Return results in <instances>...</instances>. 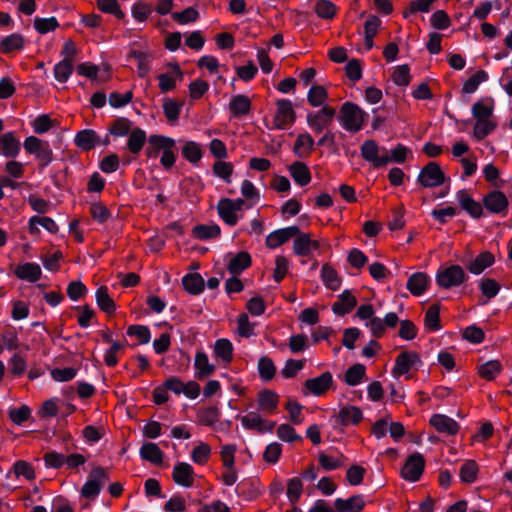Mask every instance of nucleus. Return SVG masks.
Instances as JSON below:
<instances>
[{"instance_id": "obj_1", "label": "nucleus", "mask_w": 512, "mask_h": 512, "mask_svg": "<svg viewBox=\"0 0 512 512\" xmlns=\"http://www.w3.org/2000/svg\"><path fill=\"white\" fill-rule=\"evenodd\" d=\"M175 140L163 135H150L147 139V147L145 149L148 158H156L162 152L160 163L166 169H170L176 161V155L173 151Z\"/></svg>"}, {"instance_id": "obj_2", "label": "nucleus", "mask_w": 512, "mask_h": 512, "mask_svg": "<svg viewBox=\"0 0 512 512\" xmlns=\"http://www.w3.org/2000/svg\"><path fill=\"white\" fill-rule=\"evenodd\" d=\"M468 280L464 268L459 265H450L440 267L436 273V283L439 287L450 289L459 287Z\"/></svg>"}, {"instance_id": "obj_3", "label": "nucleus", "mask_w": 512, "mask_h": 512, "mask_svg": "<svg viewBox=\"0 0 512 512\" xmlns=\"http://www.w3.org/2000/svg\"><path fill=\"white\" fill-rule=\"evenodd\" d=\"M362 158L371 163L374 168L388 165L387 148L378 145L374 140H365L360 147Z\"/></svg>"}, {"instance_id": "obj_4", "label": "nucleus", "mask_w": 512, "mask_h": 512, "mask_svg": "<svg viewBox=\"0 0 512 512\" xmlns=\"http://www.w3.org/2000/svg\"><path fill=\"white\" fill-rule=\"evenodd\" d=\"M341 126L350 132H357L362 129L363 116L358 106L346 102L342 105L339 118Z\"/></svg>"}, {"instance_id": "obj_5", "label": "nucleus", "mask_w": 512, "mask_h": 512, "mask_svg": "<svg viewBox=\"0 0 512 512\" xmlns=\"http://www.w3.org/2000/svg\"><path fill=\"white\" fill-rule=\"evenodd\" d=\"M336 115V110L324 105L320 110L309 112L306 116L307 125L315 133H321L331 125Z\"/></svg>"}, {"instance_id": "obj_6", "label": "nucleus", "mask_w": 512, "mask_h": 512, "mask_svg": "<svg viewBox=\"0 0 512 512\" xmlns=\"http://www.w3.org/2000/svg\"><path fill=\"white\" fill-rule=\"evenodd\" d=\"M23 146L27 153L35 155L42 166H47L52 162L53 152L47 141L29 136L25 139Z\"/></svg>"}, {"instance_id": "obj_7", "label": "nucleus", "mask_w": 512, "mask_h": 512, "mask_svg": "<svg viewBox=\"0 0 512 512\" xmlns=\"http://www.w3.org/2000/svg\"><path fill=\"white\" fill-rule=\"evenodd\" d=\"M244 205L245 201L241 198L235 200L229 198L221 199L217 205L219 216L226 224L234 226L240 219L238 213L241 212Z\"/></svg>"}, {"instance_id": "obj_8", "label": "nucleus", "mask_w": 512, "mask_h": 512, "mask_svg": "<svg viewBox=\"0 0 512 512\" xmlns=\"http://www.w3.org/2000/svg\"><path fill=\"white\" fill-rule=\"evenodd\" d=\"M296 119V114L290 100L281 99L276 103V113L273 118V128L283 130L291 126Z\"/></svg>"}, {"instance_id": "obj_9", "label": "nucleus", "mask_w": 512, "mask_h": 512, "mask_svg": "<svg viewBox=\"0 0 512 512\" xmlns=\"http://www.w3.org/2000/svg\"><path fill=\"white\" fill-rule=\"evenodd\" d=\"M418 181L424 187H436L444 183L445 175L437 163L429 162L420 171Z\"/></svg>"}, {"instance_id": "obj_10", "label": "nucleus", "mask_w": 512, "mask_h": 512, "mask_svg": "<svg viewBox=\"0 0 512 512\" xmlns=\"http://www.w3.org/2000/svg\"><path fill=\"white\" fill-rule=\"evenodd\" d=\"M424 465L425 462L421 454H412L402 467L401 476L407 481L415 482L422 475Z\"/></svg>"}, {"instance_id": "obj_11", "label": "nucleus", "mask_w": 512, "mask_h": 512, "mask_svg": "<svg viewBox=\"0 0 512 512\" xmlns=\"http://www.w3.org/2000/svg\"><path fill=\"white\" fill-rule=\"evenodd\" d=\"M105 472L101 468H95L89 475V479L83 485L81 493L86 498H95L104 484Z\"/></svg>"}, {"instance_id": "obj_12", "label": "nucleus", "mask_w": 512, "mask_h": 512, "mask_svg": "<svg viewBox=\"0 0 512 512\" xmlns=\"http://www.w3.org/2000/svg\"><path fill=\"white\" fill-rule=\"evenodd\" d=\"M293 249L297 255L323 253L319 241L311 239L308 234H301L300 232L295 236Z\"/></svg>"}, {"instance_id": "obj_13", "label": "nucleus", "mask_w": 512, "mask_h": 512, "mask_svg": "<svg viewBox=\"0 0 512 512\" xmlns=\"http://www.w3.org/2000/svg\"><path fill=\"white\" fill-rule=\"evenodd\" d=\"M419 362V357L415 352H403L399 354L395 360L392 375L395 378H399L400 376L407 374L410 369L415 367Z\"/></svg>"}, {"instance_id": "obj_14", "label": "nucleus", "mask_w": 512, "mask_h": 512, "mask_svg": "<svg viewBox=\"0 0 512 512\" xmlns=\"http://www.w3.org/2000/svg\"><path fill=\"white\" fill-rule=\"evenodd\" d=\"M299 233L297 226H289L281 229L274 230L267 235L265 243L269 248L275 249L288 240L294 238Z\"/></svg>"}, {"instance_id": "obj_15", "label": "nucleus", "mask_w": 512, "mask_h": 512, "mask_svg": "<svg viewBox=\"0 0 512 512\" xmlns=\"http://www.w3.org/2000/svg\"><path fill=\"white\" fill-rule=\"evenodd\" d=\"M14 274L20 280L34 283L41 278L42 270L36 263L22 262L15 266Z\"/></svg>"}, {"instance_id": "obj_16", "label": "nucleus", "mask_w": 512, "mask_h": 512, "mask_svg": "<svg viewBox=\"0 0 512 512\" xmlns=\"http://www.w3.org/2000/svg\"><path fill=\"white\" fill-rule=\"evenodd\" d=\"M172 478L180 486L191 487L194 483V470L190 464L180 462L174 466Z\"/></svg>"}, {"instance_id": "obj_17", "label": "nucleus", "mask_w": 512, "mask_h": 512, "mask_svg": "<svg viewBox=\"0 0 512 512\" xmlns=\"http://www.w3.org/2000/svg\"><path fill=\"white\" fill-rule=\"evenodd\" d=\"M241 423L246 429H253L259 432L272 431L275 423L264 420L257 412H250L241 418Z\"/></svg>"}, {"instance_id": "obj_18", "label": "nucleus", "mask_w": 512, "mask_h": 512, "mask_svg": "<svg viewBox=\"0 0 512 512\" xmlns=\"http://www.w3.org/2000/svg\"><path fill=\"white\" fill-rule=\"evenodd\" d=\"M332 381V375L325 372L316 378L306 380L304 386L309 393L319 396L328 390Z\"/></svg>"}, {"instance_id": "obj_19", "label": "nucleus", "mask_w": 512, "mask_h": 512, "mask_svg": "<svg viewBox=\"0 0 512 512\" xmlns=\"http://www.w3.org/2000/svg\"><path fill=\"white\" fill-rule=\"evenodd\" d=\"M429 422L440 433L454 435L459 430V425L457 422L443 414L433 415Z\"/></svg>"}, {"instance_id": "obj_20", "label": "nucleus", "mask_w": 512, "mask_h": 512, "mask_svg": "<svg viewBox=\"0 0 512 512\" xmlns=\"http://www.w3.org/2000/svg\"><path fill=\"white\" fill-rule=\"evenodd\" d=\"M20 152V142L13 133L8 132L0 136V155L6 158H15Z\"/></svg>"}, {"instance_id": "obj_21", "label": "nucleus", "mask_w": 512, "mask_h": 512, "mask_svg": "<svg viewBox=\"0 0 512 512\" xmlns=\"http://www.w3.org/2000/svg\"><path fill=\"white\" fill-rule=\"evenodd\" d=\"M183 79V72L180 67L175 64L173 70L168 73H162L158 76L159 88L165 93L173 90L176 87V82Z\"/></svg>"}, {"instance_id": "obj_22", "label": "nucleus", "mask_w": 512, "mask_h": 512, "mask_svg": "<svg viewBox=\"0 0 512 512\" xmlns=\"http://www.w3.org/2000/svg\"><path fill=\"white\" fill-rule=\"evenodd\" d=\"M356 304V298L349 290H345L338 296V300L332 305V311L336 315H345L349 313Z\"/></svg>"}, {"instance_id": "obj_23", "label": "nucleus", "mask_w": 512, "mask_h": 512, "mask_svg": "<svg viewBox=\"0 0 512 512\" xmlns=\"http://www.w3.org/2000/svg\"><path fill=\"white\" fill-rule=\"evenodd\" d=\"M485 207L492 213H501L506 210L508 201L500 191H492L484 198Z\"/></svg>"}, {"instance_id": "obj_24", "label": "nucleus", "mask_w": 512, "mask_h": 512, "mask_svg": "<svg viewBox=\"0 0 512 512\" xmlns=\"http://www.w3.org/2000/svg\"><path fill=\"white\" fill-rule=\"evenodd\" d=\"M365 506L363 496L354 495L349 499L338 498L335 500V508L339 512H360Z\"/></svg>"}, {"instance_id": "obj_25", "label": "nucleus", "mask_w": 512, "mask_h": 512, "mask_svg": "<svg viewBox=\"0 0 512 512\" xmlns=\"http://www.w3.org/2000/svg\"><path fill=\"white\" fill-rule=\"evenodd\" d=\"M251 109L250 99L242 94L235 95L229 102V110L232 117L247 115Z\"/></svg>"}, {"instance_id": "obj_26", "label": "nucleus", "mask_w": 512, "mask_h": 512, "mask_svg": "<svg viewBox=\"0 0 512 512\" xmlns=\"http://www.w3.org/2000/svg\"><path fill=\"white\" fill-rule=\"evenodd\" d=\"M456 199L461 207L467 211L472 217L478 218L482 214V206L474 201L466 191H458Z\"/></svg>"}, {"instance_id": "obj_27", "label": "nucleus", "mask_w": 512, "mask_h": 512, "mask_svg": "<svg viewBox=\"0 0 512 512\" xmlns=\"http://www.w3.org/2000/svg\"><path fill=\"white\" fill-rule=\"evenodd\" d=\"M195 367V376L199 379L210 376L214 370L215 366L210 363L207 354L204 352H197L194 360Z\"/></svg>"}, {"instance_id": "obj_28", "label": "nucleus", "mask_w": 512, "mask_h": 512, "mask_svg": "<svg viewBox=\"0 0 512 512\" xmlns=\"http://www.w3.org/2000/svg\"><path fill=\"white\" fill-rule=\"evenodd\" d=\"M362 419V411L355 406L342 407L337 414V422L347 426L357 424Z\"/></svg>"}, {"instance_id": "obj_29", "label": "nucleus", "mask_w": 512, "mask_h": 512, "mask_svg": "<svg viewBox=\"0 0 512 512\" xmlns=\"http://www.w3.org/2000/svg\"><path fill=\"white\" fill-rule=\"evenodd\" d=\"M494 102L492 99L485 98L475 102L472 105V115L476 119L493 118Z\"/></svg>"}, {"instance_id": "obj_30", "label": "nucleus", "mask_w": 512, "mask_h": 512, "mask_svg": "<svg viewBox=\"0 0 512 512\" xmlns=\"http://www.w3.org/2000/svg\"><path fill=\"white\" fill-rule=\"evenodd\" d=\"M289 172L293 180L300 186H305L311 181L309 168L302 162H294L289 166Z\"/></svg>"}, {"instance_id": "obj_31", "label": "nucleus", "mask_w": 512, "mask_h": 512, "mask_svg": "<svg viewBox=\"0 0 512 512\" xmlns=\"http://www.w3.org/2000/svg\"><path fill=\"white\" fill-rule=\"evenodd\" d=\"M278 405V395L270 390L261 391L258 394L259 409L267 414L275 412Z\"/></svg>"}, {"instance_id": "obj_32", "label": "nucleus", "mask_w": 512, "mask_h": 512, "mask_svg": "<svg viewBox=\"0 0 512 512\" xmlns=\"http://www.w3.org/2000/svg\"><path fill=\"white\" fill-rule=\"evenodd\" d=\"M127 149L133 154H139L146 142V132L141 128H134L128 134Z\"/></svg>"}, {"instance_id": "obj_33", "label": "nucleus", "mask_w": 512, "mask_h": 512, "mask_svg": "<svg viewBox=\"0 0 512 512\" xmlns=\"http://www.w3.org/2000/svg\"><path fill=\"white\" fill-rule=\"evenodd\" d=\"M140 456L153 464H161L163 461V452L160 450L157 444L148 442L142 445L140 448Z\"/></svg>"}, {"instance_id": "obj_34", "label": "nucleus", "mask_w": 512, "mask_h": 512, "mask_svg": "<svg viewBox=\"0 0 512 512\" xmlns=\"http://www.w3.org/2000/svg\"><path fill=\"white\" fill-rule=\"evenodd\" d=\"M314 149V140L309 133H301L298 135L294 144V152L298 157L309 155Z\"/></svg>"}, {"instance_id": "obj_35", "label": "nucleus", "mask_w": 512, "mask_h": 512, "mask_svg": "<svg viewBox=\"0 0 512 512\" xmlns=\"http://www.w3.org/2000/svg\"><path fill=\"white\" fill-rule=\"evenodd\" d=\"M428 277L426 274L417 272L410 276L407 282V289L411 294L420 296L427 288Z\"/></svg>"}, {"instance_id": "obj_36", "label": "nucleus", "mask_w": 512, "mask_h": 512, "mask_svg": "<svg viewBox=\"0 0 512 512\" xmlns=\"http://www.w3.org/2000/svg\"><path fill=\"white\" fill-rule=\"evenodd\" d=\"M43 227L48 232H56L58 227L55 221L49 217L45 216H34L29 221V231L32 234H36L39 232V228Z\"/></svg>"}, {"instance_id": "obj_37", "label": "nucleus", "mask_w": 512, "mask_h": 512, "mask_svg": "<svg viewBox=\"0 0 512 512\" xmlns=\"http://www.w3.org/2000/svg\"><path fill=\"white\" fill-rule=\"evenodd\" d=\"M321 279L326 288L330 290L336 291L341 286V279L329 264L323 265L321 270Z\"/></svg>"}, {"instance_id": "obj_38", "label": "nucleus", "mask_w": 512, "mask_h": 512, "mask_svg": "<svg viewBox=\"0 0 512 512\" xmlns=\"http://www.w3.org/2000/svg\"><path fill=\"white\" fill-rule=\"evenodd\" d=\"M496 125V121L493 118L476 119L473 135L477 140H482L496 128Z\"/></svg>"}, {"instance_id": "obj_39", "label": "nucleus", "mask_w": 512, "mask_h": 512, "mask_svg": "<svg viewBox=\"0 0 512 512\" xmlns=\"http://www.w3.org/2000/svg\"><path fill=\"white\" fill-rule=\"evenodd\" d=\"M98 137L93 130H82L75 137L76 145L83 150H90L97 144Z\"/></svg>"}, {"instance_id": "obj_40", "label": "nucleus", "mask_w": 512, "mask_h": 512, "mask_svg": "<svg viewBox=\"0 0 512 512\" xmlns=\"http://www.w3.org/2000/svg\"><path fill=\"white\" fill-rule=\"evenodd\" d=\"M182 283L185 290L193 295L201 293L204 289V280L199 274H188L184 276Z\"/></svg>"}, {"instance_id": "obj_41", "label": "nucleus", "mask_w": 512, "mask_h": 512, "mask_svg": "<svg viewBox=\"0 0 512 512\" xmlns=\"http://www.w3.org/2000/svg\"><path fill=\"white\" fill-rule=\"evenodd\" d=\"M0 47L4 53L20 51L24 47V38L17 33L8 35L2 39Z\"/></svg>"}, {"instance_id": "obj_42", "label": "nucleus", "mask_w": 512, "mask_h": 512, "mask_svg": "<svg viewBox=\"0 0 512 512\" xmlns=\"http://www.w3.org/2000/svg\"><path fill=\"white\" fill-rule=\"evenodd\" d=\"M478 465L474 460H467L460 468V479L462 482L471 484L476 481L478 475Z\"/></svg>"}, {"instance_id": "obj_43", "label": "nucleus", "mask_w": 512, "mask_h": 512, "mask_svg": "<svg viewBox=\"0 0 512 512\" xmlns=\"http://www.w3.org/2000/svg\"><path fill=\"white\" fill-rule=\"evenodd\" d=\"M96 301L99 308L106 313H113L116 309L115 303L108 294L105 286H101L96 291Z\"/></svg>"}, {"instance_id": "obj_44", "label": "nucleus", "mask_w": 512, "mask_h": 512, "mask_svg": "<svg viewBox=\"0 0 512 512\" xmlns=\"http://www.w3.org/2000/svg\"><path fill=\"white\" fill-rule=\"evenodd\" d=\"M130 57L137 61V73L139 77L145 78L150 71L151 56L142 51H133Z\"/></svg>"}, {"instance_id": "obj_45", "label": "nucleus", "mask_w": 512, "mask_h": 512, "mask_svg": "<svg viewBox=\"0 0 512 512\" xmlns=\"http://www.w3.org/2000/svg\"><path fill=\"white\" fill-rule=\"evenodd\" d=\"M214 352L223 362L229 363L232 360V343L227 339H219L214 345Z\"/></svg>"}, {"instance_id": "obj_46", "label": "nucleus", "mask_w": 512, "mask_h": 512, "mask_svg": "<svg viewBox=\"0 0 512 512\" xmlns=\"http://www.w3.org/2000/svg\"><path fill=\"white\" fill-rule=\"evenodd\" d=\"M502 370V365L497 360H490L478 368L479 375L486 380H493Z\"/></svg>"}, {"instance_id": "obj_47", "label": "nucleus", "mask_w": 512, "mask_h": 512, "mask_svg": "<svg viewBox=\"0 0 512 512\" xmlns=\"http://www.w3.org/2000/svg\"><path fill=\"white\" fill-rule=\"evenodd\" d=\"M220 234V228L216 224L198 225L193 228V235L200 240L216 238Z\"/></svg>"}, {"instance_id": "obj_48", "label": "nucleus", "mask_w": 512, "mask_h": 512, "mask_svg": "<svg viewBox=\"0 0 512 512\" xmlns=\"http://www.w3.org/2000/svg\"><path fill=\"white\" fill-rule=\"evenodd\" d=\"M336 6L329 0H318L314 11L322 19H332L336 14Z\"/></svg>"}, {"instance_id": "obj_49", "label": "nucleus", "mask_w": 512, "mask_h": 512, "mask_svg": "<svg viewBox=\"0 0 512 512\" xmlns=\"http://www.w3.org/2000/svg\"><path fill=\"white\" fill-rule=\"evenodd\" d=\"M132 122L127 118L116 119L109 128L111 135L116 137H123L128 135L132 130Z\"/></svg>"}, {"instance_id": "obj_50", "label": "nucleus", "mask_w": 512, "mask_h": 512, "mask_svg": "<svg viewBox=\"0 0 512 512\" xmlns=\"http://www.w3.org/2000/svg\"><path fill=\"white\" fill-rule=\"evenodd\" d=\"M73 63L61 60L54 66V77L59 83H65L73 73Z\"/></svg>"}, {"instance_id": "obj_51", "label": "nucleus", "mask_w": 512, "mask_h": 512, "mask_svg": "<svg viewBox=\"0 0 512 512\" xmlns=\"http://www.w3.org/2000/svg\"><path fill=\"white\" fill-rule=\"evenodd\" d=\"M365 375V366L355 364L351 366L345 373V381L350 386L358 385Z\"/></svg>"}, {"instance_id": "obj_52", "label": "nucleus", "mask_w": 512, "mask_h": 512, "mask_svg": "<svg viewBox=\"0 0 512 512\" xmlns=\"http://www.w3.org/2000/svg\"><path fill=\"white\" fill-rule=\"evenodd\" d=\"M487 79L488 74L485 71H477L463 84V91L468 94L474 93L478 86Z\"/></svg>"}, {"instance_id": "obj_53", "label": "nucleus", "mask_w": 512, "mask_h": 512, "mask_svg": "<svg viewBox=\"0 0 512 512\" xmlns=\"http://www.w3.org/2000/svg\"><path fill=\"white\" fill-rule=\"evenodd\" d=\"M307 99L313 107H319L326 101L327 92L322 86L314 85L310 88Z\"/></svg>"}, {"instance_id": "obj_54", "label": "nucleus", "mask_w": 512, "mask_h": 512, "mask_svg": "<svg viewBox=\"0 0 512 512\" xmlns=\"http://www.w3.org/2000/svg\"><path fill=\"white\" fill-rule=\"evenodd\" d=\"M220 418V412L216 407H208L201 409L198 412V419L201 424L205 426H212L218 422Z\"/></svg>"}, {"instance_id": "obj_55", "label": "nucleus", "mask_w": 512, "mask_h": 512, "mask_svg": "<svg viewBox=\"0 0 512 512\" xmlns=\"http://www.w3.org/2000/svg\"><path fill=\"white\" fill-rule=\"evenodd\" d=\"M211 454V448L207 443L200 442L191 453V459L194 463L205 464Z\"/></svg>"}, {"instance_id": "obj_56", "label": "nucleus", "mask_w": 512, "mask_h": 512, "mask_svg": "<svg viewBox=\"0 0 512 512\" xmlns=\"http://www.w3.org/2000/svg\"><path fill=\"white\" fill-rule=\"evenodd\" d=\"M11 472H13L17 478L24 477L26 480H32L35 478L33 467L23 460L16 461Z\"/></svg>"}, {"instance_id": "obj_57", "label": "nucleus", "mask_w": 512, "mask_h": 512, "mask_svg": "<svg viewBox=\"0 0 512 512\" xmlns=\"http://www.w3.org/2000/svg\"><path fill=\"white\" fill-rule=\"evenodd\" d=\"M439 306L432 305L430 306L425 313V326L431 330L436 331L440 329V321H439Z\"/></svg>"}, {"instance_id": "obj_58", "label": "nucleus", "mask_w": 512, "mask_h": 512, "mask_svg": "<svg viewBox=\"0 0 512 512\" xmlns=\"http://www.w3.org/2000/svg\"><path fill=\"white\" fill-rule=\"evenodd\" d=\"M97 6L102 12L112 14L118 19L125 16L116 0H97Z\"/></svg>"}, {"instance_id": "obj_59", "label": "nucleus", "mask_w": 512, "mask_h": 512, "mask_svg": "<svg viewBox=\"0 0 512 512\" xmlns=\"http://www.w3.org/2000/svg\"><path fill=\"white\" fill-rule=\"evenodd\" d=\"M479 288L483 296L487 299L494 298L500 291V285L494 279L485 278L479 283Z\"/></svg>"}, {"instance_id": "obj_60", "label": "nucleus", "mask_w": 512, "mask_h": 512, "mask_svg": "<svg viewBox=\"0 0 512 512\" xmlns=\"http://www.w3.org/2000/svg\"><path fill=\"white\" fill-rule=\"evenodd\" d=\"M183 156L191 163L198 162L202 153L197 143L193 141L186 142L182 149Z\"/></svg>"}, {"instance_id": "obj_61", "label": "nucleus", "mask_w": 512, "mask_h": 512, "mask_svg": "<svg viewBox=\"0 0 512 512\" xmlns=\"http://www.w3.org/2000/svg\"><path fill=\"white\" fill-rule=\"evenodd\" d=\"M34 27L39 33L46 34L58 27V21L55 17L35 18Z\"/></svg>"}, {"instance_id": "obj_62", "label": "nucleus", "mask_w": 512, "mask_h": 512, "mask_svg": "<svg viewBox=\"0 0 512 512\" xmlns=\"http://www.w3.org/2000/svg\"><path fill=\"white\" fill-rule=\"evenodd\" d=\"M213 171L216 176L222 178L226 183H231V176L233 172V166L231 163L217 161L213 166Z\"/></svg>"}, {"instance_id": "obj_63", "label": "nucleus", "mask_w": 512, "mask_h": 512, "mask_svg": "<svg viewBox=\"0 0 512 512\" xmlns=\"http://www.w3.org/2000/svg\"><path fill=\"white\" fill-rule=\"evenodd\" d=\"M258 370L262 379L270 380L273 378L276 368L270 358L262 357L258 363Z\"/></svg>"}, {"instance_id": "obj_64", "label": "nucleus", "mask_w": 512, "mask_h": 512, "mask_svg": "<svg viewBox=\"0 0 512 512\" xmlns=\"http://www.w3.org/2000/svg\"><path fill=\"white\" fill-rule=\"evenodd\" d=\"M366 470L360 465H352L346 474L347 481L352 486H357L362 483Z\"/></svg>"}]
</instances>
